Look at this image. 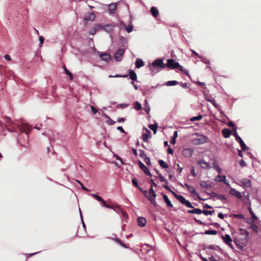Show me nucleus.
I'll use <instances>...</instances> for the list:
<instances>
[{"label":"nucleus","instance_id":"cd10ccee","mask_svg":"<svg viewBox=\"0 0 261 261\" xmlns=\"http://www.w3.org/2000/svg\"><path fill=\"white\" fill-rule=\"evenodd\" d=\"M150 12L154 17H156L159 15V11L155 7L151 8Z\"/></svg>","mask_w":261,"mask_h":261},{"label":"nucleus","instance_id":"6e6552de","mask_svg":"<svg viewBox=\"0 0 261 261\" xmlns=\"http://www.w3.org/2000/svg\"><path fill=\"white\" fill-rule=\"evenodd\" d=\"M233 136L235 137L237 141H238L240 144V146L243 150H245L247 149V146L243 142V140L241 139V138L238 135L236 128L234 129V132L233 133Z\"/></svg>","mask_w":261,"mask_h":261},{"label":"nucleus","instance_id":"7c9ffc66","mask_svg":"<svg viewBox=\"0 0 261 261\" xmlns=\"http://www.w3.org/2000/svg\"><path fill=\"white\" fill-rule=\"evenodd\" d=\"M211 195L213 197H216L219 200H225V197L223 195L218 194L215 193H212Z\"/></svg>","mask_w":261,"mask_h":261},{"label":"nucleus","instance_id":"aec40b11","mask_svg":"<svg viewBox=\"0 0 261 261\" xmlns=\"http://www.w3.org/2000/svg\"><path fill=\"white\" fill-rule=\"evenodd\" d=\"M137 222L138 225L141 227H143L146 223V220L144 218L140 217L138 218Z\"/></svg>","mask_w":261,"mask_h":261},{"label":"nucleus","instance_id":"7ed1b4c3","mask_svg":"<svg viewBox=\"0 0 261 261\" xmlns=\"http://www.w3.org/2000/svg\"><path fill=\"white\" fill-rule=\"evenodd\" d=\"M156 196V195L154 190L153 189L152 186H151L149 193H148V195H146V197L148 199V200L150 201V203H152L154 206H156L157 205V203L155 200Z\"/></svg>","mask_w":261,"mask_h":261},{"label":"nucleus","instance_id":"864d4df0","mask_svg":"<svg viewBox=\"0 0 261 261\" xmlns=\"http://www.w3.org/2000/svg\"><path fill=\"white\" fill-rule=\"evenodd\" d=\"M140 156L142 159H144L145 156H147L146 154L144 153V151L142 150H140Z\"/></svg>","mask_w":261,"mask_h":261},{"label":"nucleus","instance_id":"a878e982","mask_svg":"<svg viewBox=\"0 0 261 261\" xmlns=\"http://www.w3.org/2000/svg\"><path fill=\"white\" fill-rule=\"evenodd\" d=\"M136 67L140 68L144 65V62L140 59H137L136 61Z\"/></svg>","mask_w":261,"mask_h":261},{"label":"nucleus","instance_id":"9b49d317","mask_svg":"<svg viewBox=\"0 0 261 261\" xmlns=\"http://www.w3.org/2000/svg\"><path fill=\"white\" fill-rule=\"evenodd\" d=\"M125 49L123 48H119L115 54V59L117 61H120L121 60V57L124 54Z\"/></svg>","mask_w":261,"mask_h":261},{"label":"nucleus","instance_id":"de8ad7c7","mask_svg":"<svg viewBox=\"0 0 261 261\" xmlns=\"http://www.w3.org/2000/svg\"><path fill=\"white\" fill-rule=\"evenodd\" d=\"M145 108H144V110L146 111V112L147 114H148L150 111V108L149 107V106H148V104L147 102V100L146 99L145 100Z\"/></svg>","mask_w":261,"mask_h":261},{"label":"nucleus","instance_id":"a211bd4d","mask_svg":"<svg viewBox=\"0 0 261 261\" xmlns=\"http://www.w3.org/2000/svg\"><path fill=\"white\" fill-rule=\"evenodd\" d=\"M117 8V4L116 3H112L109 5L108 10L111 14L115 13V10Z\"/></svg>","mask_w":261,"mask_h":261},{"label":"nucleus","instance_id":"bb28decb","mask_svg":"<svg viewBox=\"0 0 261 261\" xmlns=\"http://www.w3.org/2000/svg\"><path fill=\"white\" fill-rule=\"evenodd\" d=\"M188 213L189 214H202V210L198 208H195L193 210H188Z\"/></svg>","mask_w":261,"mask_h":261},{"label":"nucleus","instance_id":"37998d69","mask_svg":"<svg viewBox=\"0 0 261 261\" xmlns=\"http://www.w3.org/2000/svg\"><path fill=\"white\" fill-rule=\"evenodd\" d=\"M202 118V116L201 115H199L195 117H193L191 118L190 120L191 121H194L197 120H200Z\"/></svg>","mask_w":261,"mask_h":261},{"label":"nucleus","instance_id":"ea45409f","mask_svg":"<svg viewBox=\"0 0 261 261\" xmlns=\"http://www.w3.org/2000/svg\"><path fill=\"white\" fill-rule=\"evenodd\" d=\"M248 210H249L250 214L251 215V217H252V219H253V220H256L257 219V217L254 214V213H253V212L252 211V210L250 207H248Z\"/></svg>","mask_w":261,"mask_h":261},{"label":"nucleus","instance_id":"09e8293b","mask_svg":"<svg viewBox=\"0 0 261 261\" xmlns=\"http://www.w3.org/2000/svg\"><path fill=\"white\" fill-rule=\"evenodd\" d=\"M143 160L147 165H149L150 164V159L147 156H145V157L144 158Z\"/></svg>","mask_w":261,"mask_h":261},{"label":"nucleus","instance_id":"a18cd8bd","mask_svg":"<svg viewBox=\"0 0 261 261\" xmlns=\"http://www.w3.org/2000/svg\"><path fill=\"white\" fill-rule=\"evenodd\" d=\"M159 177L160 180L161 181L164 182H165L166 184H168V182L167 180V179L164 176H163L161 174H159Z\"/></svg>","mask_w":261,"mask_h":261},{"label":"nucleus","instance_id":"f704fd0d","mask_svg":"<svg viewBox=\"0 0 261 261\" xmlns=\"http://www.w3.org/2000/svg\"><path fill=\"white\" fill-rule=\"evenodd\" d=\"M157 126H158V125H157L156 124H150V125L148 126V127H149V128L153 130V134H155L156 133V131H157Z\"/></svg>","mask_w":261,"mask_h":261},{"label":"nucleus","instance_id":"e433bc0d","mask_svg":"<svg viewBox=\"0 0 261 261\" xmlns=\"http://www.w3.org/2000/svg\"><path fill=\"white\" fill-rule=\"evenodd\" d=\"M123 28L126 30V31L128 33H130L133 30V25H129L128 27H126L124 24H123Z\"/></svg>","mask_w":261,"mask_h":261},{"label":"nucleus","instance_id":"49530a36","mask_svg":"<svg viewBox=\"0 0 261 261\" xmlns=\"http://www.w3.org/2000/svg\"><path fill=\"white\" fill-rule=\"evenodd\" d=\"M100 27V25H99V24H96L94 26V27L93 28V30L94 31H92V32L90 33V35H94L95 34L96 32L97 31V30Z\"/></svg>","mask_w":261,"mask_h":261},{"label":"nucleus","instance_id":"c756f323","mask_svg":"<svg viewBox=\"0 0 261 261\" xmlns=\"http://www.w3.org/2000/svg\"><path fill=\"white\" fill-rule=\"evenodd\" d=\"M103 206H105L107 208L113 209L114 211H116V209H117V210L120 209L119 205L116 204L115 206H114L113 204H112V205L107 204H106V202H105V205H103Z\"/></svg>","mask_w":261,"mask_h":261},{"label":"nucleus","instance_id":"473e14b6","mask_svg":"<svg viewBox=\"0 0 261 261\" xmlns=\"http://www.w3.org/2000/svg\"><path fill=\"white\" fill-rule=\"evenodd\" d=\"M159 165L164 169H166L169 167V166L163 160H160L159 161Z\"/></svg>","mask_w":261,"mask_h":261},{"label":"nucleus","instance_id":"774afa93","mask_svg":"<svg viewBox=\"0 0 261 261\" xmlns=\"http://www.w3.org/2000/svg\"><path fill=\"white\" fill-rule=\"evenodd\" d=\"M210 259L211 261H219V259H217L215 257L212 256L210 257Z\"/></svg>","mask_w":261,"mask_h":261},{"label":"nucleus","instance_id":"f03ea898","mask_svg":"<svg viewBox=\"0 0 261 261\" xmlns=\"http://www.w3.org/2000/svg\"><path fill=\"white\" fill-rule=\"evenodd\" d=\"M166 66L171 69H178L182 73L189 76L188 71L187 70L183 68V67L179 64V63L176 62L173 59H169L167 60V63L166 64Z\"/></svg>","mask_w":261,"mask_h":261},{"label":"nucleus","instance_id":"f8f14e48","mask_svg":"<svg viewBox=\"0 0 261 261\" xmlns=\"http://www.w3.org/2000/svg\"><path fill=\"white\" fill-rule=\"evenodd\" d=\"M138 165L140 168L147 175L150 177L152 176V174L147 167L140 161H139Z\"/></svg>","mask_w":261,"mask_h":261},{"label":"nucleus","instance_id":"69168bd1","mask_svg":"<svg viewBox=\"0 0 261 261\" xmlns=\"http://www.w3.org/2000/svg\"><path fill=\"white\" fill-rule=\"evenodd\" d=\"M4 58H5V59H6V60H8V61H10L11 60L10 56L8 55H5Z\"/></svg>","mask_w":261,"mask_h":261},{"label":"nucleus","instance_id":"9d476101","mask_svg":"<svg viewBox=\"0 0 261 261\" xmlns=\"http://www.w3.org/2000/svg\"><path fill=\"white\" fill-rule=\"evenodd\" d=\"M185 186L189 192L193 195L196 196L199 199L202 200L199 196L198 193L196 192V189L194 187L190 186L187 184H185Z\"/></svg>","mask_w":261,"mask_h":261},{"label":"nucleus","instance_id":"5fc2aeb1","mask_svg":"<svg viewBox=\"0 0 261 261\" xmlns=\"http://www.w3.org/2000/svg\"><path fill=\"white\" fill-rule=\"evenodd\" d=\"M132 183L136 187H138V182L136 180V179L135 178H133L132 179Z\"/></svg>","mask_w":261,"mask_h":261},{"label":"nucleus","instance_id":"72a5a7b5","mask_svg":"<svg viewBox=\"0 0 261 261\" xmlns=\"http://www.w3.org/2000/svg\"><path fill=\"white\" fill-rule=\"evenodd\" d=\"M63 68L66 74L69 76L70 80H73V74L66 68V66L65 65L63 66Z\"/></svg>","mask_w":261,"mask_h":261},{"label":"nucleus","instance_id":"b1692460","mask_svg":"<svg viewBox=\"0 0 261 261\" xmlns=\"http://www.w3.org/2000/svg\"><path fill=\"white\" fill-rule=\"evenodd\" d=\"M163 199H164L165 202L167 204V205L169 207H173V205H172V203L171 202V201H170V200L169 199L168 196L166 195L163 194Z\"/></svg>","mask_w":261,"mask_h":261},{"label":"nucleus","instance_id":"8fccbe9b","mask_svg":"<svg viewBox=\"0 0 261 261\" xmlns=\"http://www.w3.org/2000/svg\"><path fill=\"white\" fill-rule=\"evenodd\" d=\"M115 241L117 243L119 244L121 246H122L124 248L126 247V245L124 243H123L119 239H116Z\"/></svg>","mask_w":261,"mask_h":261},{"label":"nucleus","instance_id":"6e6d98bb","mask_svg":"<svg viewBox=\"0 0 261 261\" xmlns=\"http://www.w3.org/2000/svg\"><path fill=\"white\" fill-rule=\"evenodd\" d=\"M191 174L194 177L196 176V173L195 172V168L194 167H193L191 169Z\"/></svg>","mask_w":261,"mask_h":261},{"label":"nucleus","instance_id":"c85d7f7f","mask_svg":"<svg viewBox=\"0 0 261 261\" xmlns=\"http://www.w3.org/2000/svg\"><path fill=\"white\" fill-rule=\"evenodd\" d=\"M91 195L93 198H95L97 201H98L99 202H101L102 203V205H105L106 201H105L101 197H100V196H98L96 194H92Z\"/></svg>","mask_w":261,"mask_h":261},{"label":"nucleus","instance_id":"5701e85b","mask_svg":"<svg viewBox=\"0 0 261 261\" xmlns=\"http://www.w3.org/2000/svg\"><path fill=\"white\" fill-rule=\"evenodd\" d=\"M222 135L224 138H229L231 135L230 130L228 128H224L222 131Z\"/></svg>","mask_w":261,"mask_h":261},{"label":"nucleus","instance_id":"f3484780","mask_svg":"<svg viewBox=\"0 0 261 261\" xmlns=\"http://www.w3.org/2000/svg\"><path fill=\"white\" fill-rule=\"evenodd\" d=\"M198 164L201 167V168L205 169H208L210 168V164L206 162L203 160H200L198 161Z\"/></svg>","mask_w":261,"mask_h":261},{"label":"nucleus","instance_id":"052dcab7","mask_svg":"<svg viewBox=\"0 0 261 261\" xmlns=\"http://www.w3.org/2000/svg\"><path fill=\"white\" fill-rule=\"evenodd\" d=\"M167 185H168V184H165H165H164V185H163V187L164 188H165L166 189H167V190H168L170 191V192H173V191H172L170 189L169 187Z\"/></svg>","mask_w":261,"mask_h":261},{"label":"nucleus","instance_id":"603ef678","mask_svg":"<svg viewBox=\"0 0 261 261\" xmlns=\"http://www.w3.org/2000/svg\"><path fill=\"white\" fill-rule=\"evenodd\" d=\"M128 75L127 74H125V75H119V74H116L115 75V76H113V75H109V77H127Z\"/></svg>","mask_w":261,"mask_h":261},{"label":"nucleus","instance_id":"39448f33","mask_svg":"<svg viewBox=\"0 0 261 261\" xmlns=\"http://www.w3.org/2000/svg\"><path fill=\"white\" fill-rule=\"evenodd\" d=\"M239 231L240 236V239L241 240V243L242 244H245L247 243L248 240L249 232L247 230L242 228L239 229Z\"/></svg>","mask_w":261,"mask_h":261},{"label":"nucleus","instance_id":"2f4dec72","mask_svg":"<svg viewBox=\"0 0 261 261\" xmlns=\"http://www.w3.org/2000/svg\"><path fill=\"white\" fill-rule=\"evenodd\" d=\"M250 224V228L255 232H257L258 231V227L257 225H256L254 222V220L251 221L250 222H249Z\"/></svg>","mask_w":261,"mask_h":261},{"label":"nucleus","instance_id":"4d7b16f0","mask_svg":"<svg viewBox=\"0 0 261 261\" xmlns=\"http://www.w3.org/2000/svg\"><path fill=\"white\" fill-rule=\"evenodd\" d=\"M197 84L201 87H202L205 88V84L204 83L197 82Z\"/></svg>","mask_w":261,"mask_h":261},{"label":"nucleus","instance_id":"c03bdc74","mask_svg":"<svg viewBox=\"0 0 261 261\" xmlns=\"http://www.w3.org/2000/svg\"><path fill=\"white\" fill-rule=\"evenodd\" d=\"M215 211H207V210H203L202 211V213L204 214L205 215L207 216L208 215H212L214 214Z\"/></svg>","mask_w":261,"mask_h":261},{"label":"nucleus","instance_id":"58836bf2","mask_svg":"<svg viewBox=\"0 0 261 261\" xmlns=\"http://www.w3.org/2000/svg\"><path fill=\"white\" fill-rule=\"evenodd\" d=\"M177 137V132L175 131L174 132L173 136L170 141V143L172 144H174L176 143V138Z\"/></svg>","mask_w":261,"mask_h":261},{"label":"nucleus","instance_id":"423d86ee","mask_svg":"<svg viewBox=\"0 0 261 261\" xmlns=\"http://www.w3.org/2000/svg\"><path fill=\"white\" fill-rule=\"evenodd\" d=\"M156 67L160 68H164L166 67V64L163 63L162 59H158L152 62L151 65H149V69L151 70L152 67Z\"/></svg>","mask_w":261,"mask_h":261},{"label":"nucleus","instance_id":"13d9d810","mask_svg":"<svg viewBox=\"0 0 261 261\" xmlns=\"http://www.w3.org/2000/svg\"><path fill=\"white\" fill-rule=\"evenodd\" d=\"M234 217L236 218H239V219H244V216L242 214H237V215H234Z\"/></svg>","mask_w":261,"mask_h":261},{"label":"nucleus","instance_id":"680f3d73","mask_svg":"<svg viewBox=\"0 0 261 261\" xmlns=\"http://www.w3.org/2000/svg\"><path fill=\"white\" fill-rule=\"evenodd\" d=\"M91 109L93 114H96L97 112V110L94 106H91Z\"/></svg>","mask_w":261,"mask_h":261},{"label":"nucleus","instance_id":"a19ab883","mask_svg":"<svg viewBox=\"0 0 261 261\" xmlns=\"http://www.w3.org/2000/svg\"><path fill=\"white\" fill-rule=\"evenodd\" d=\"M225 178L226 177L224 175H218L216 178V180L218 181H224Z\"/></svg>","mask_w":261,"mask_h":261},{"label":"nucleus","instance_id":"6ab92c4d","mask_svg":"<svg viewBox=\"0 0 261 261\" xmlns=\"http://www.w3.org/2000/svg\"><path fill=\"white\" fill-rule=\"evenodd\" d=\"M224 241L227 245L231 246V243L232 242V239L229 234H225L224 236H222Z\"/></svg>","mask_w":261,"mask_h":261},{"label":"nucleus","instance_id":"1a4fd4ad","mask_svg":"<svg viewBox=\"0 0 261 261\" xmlns=\"http://www.w3.org/2000/svg\"><path fill=\"white\" fill-rule=\"evenodd\" d=\"M194 152V150L191 148H185L182 151V154L186 158L191 157Z\"/></svg>","mask_w":261,"mask_h":261},{"label":"nucleus","instance_id":"bf43d9fd","mask_svg":"<svg viewBox=\"0 0 261 261\" xmlns=\"http://www.w3.org/2000/svg\"><path fill=\"white\" fill-rule=\"evenodd\" d=\"M191 51L192 52V53L197 57H198L200 59H202V57L200 56L198 54H197L195 50L191 49Z\"/></svg>","mask_w":261,"mask_h":261},{"label":"nucleus","instance_id":"3c124183","mask_svg":"<svg viewBox=\"0 0 261 261\" xmlns=\"http://www.w3.org/2000/svg\"><path fill=\"white\" fill-rule=\"evenodd\" d=\"M239 164L242 167H244L246 166V163L243 160H241L240 161Z\"/></svg>","mask_w":261,"mask_h":261},{"label":"nucleus","instance_id":"f257e3e1","mask_svg":"<svg viewBox=\"0 0 261 261\" xmlns=\"http://www.w3.org/2000/svg\"><path fill=\"white\" fill-rule=\"evenodd\" d=\"M20 130L24 134H20L18 141L20 145L24 148H29V134L31 130L30 127L28 125H24L20 127Z\"/></svg>","mask_w":261,"mask_h":261},{"label":"nucleus","instance_id":"20e7f679","mask_svg":"<svg viewBox=\"0 0 261 261\" xmlns=\"http://www.w3.org/2000/svg\"><path fill=\"white\" fill-rule=\"evenodd\" d=\"M175 198L182 204L185 205L187 207L189 208H194L192 204L189 200H187L185 198L181 195L176 194L174 192H172Z\"/></svg>","mask_w":261,"mask_h":261},{"label":"nucleus","instance_id":"412c9836","mask_svg":"<svg viewBox=\"0 0 261 261\" xmlns=\"http://www.w3.org/2000/svg\"><path fill=\"white\" fill-rule=\"evenodd\" d=\"M99 57L101 60L105 61H109L111 59V56L107 53H102L99 55Z\"/></svg>","mask_w":261,"mask_h":261},{"label":"nucleus","instance_id":"dca6fc26","mask_svg":"<svg viewBox=\"0 0 261 261\" xmlns=\"http://www.w3.org/2000/svg\"><path fill=\"white\" fill-rule=\"evenodd\" d=\"M95 18V15L93 13H88L84 17L85 21H93Z\"/></svg>","mask_w":261,"mask_h":261},{"label":"nucleus","instance_id":"4be33fe9","mask_svg":"<svg viewBox=\"0 0 261 261\" xmlns=\"http://www.w3.org/2000/svg\"><path fill=\"white\" fill-rule=\"evenodd\" d=\"M129 78L133 81H136L137 79V76L135 72L132 70H129L128 71Z\"/></svg>","mask_w":261,"mask_h":261},{"label":"nucleus","instance_id":"ddd939ff","mask_svg":"<svg viewBox=\"0 0 261 261\" xmlns=\"http://www.w3.org/2000/svg\"><path fill=\"white\" fill-rule=\"evenodd\" d=\"M145 133L142 134V139L144 142H147L148 139L151 137V133L147 128H145Z\"/></svg>","mask_w":261,"mask_h":261},{"label":"nucleus","instance_id":"0eeeda50","mask_svg":"<svg viewBox=\"0 0 261 261\" xmlns=\"http://www.w3.org/2000/svg\"><path fill=\"white\" fill-rule=\"evenodd\" d=\"M207 137L203 135H198V137L194 138L192 142L195 145H200L206 142Z\"/></svg>","mask_w":261,"mask_h":261},{"label":"nucleus","instance_id":"2eb2a0df","mask_svg":"<svg viewBox=\"0 0 261 261\" xmlns=\"http://www.w3.org/2000/svg\"><path fill=\"white\" fill-rule=\"evenodd\" d=\"M229 193L231 195L237 197L238 199H241L242 198L241 193L240 192L237 191L235 189H231L229 191Z\"/></svg>","mask_w":261,"mask_h":261},{"label":"nucleus","instance_id":"393cba45","mask_svg":"<svg viewBox=\"0 0 261 261\" xmlns=\"http://www.w3.org/2000/svg\"><path fill=\"white\" fill-rule=\"evenodd\" d=\"M241 183L245 187L249 188L251 187V182L250 179H243L241 180Z\"/></svg>","mask_w":261,"mask_h":261},{"label":"nucleus","instance_id":"c9c22d12","mask_svg":"<svg viewBox=\"0 0 261 261\" xmlns=\"http://www.w3.org/2000/svg\"><path fill=\"white\" fill-rule=\"evenodd\" d=\"M134 107V109L137 111H139L142 109V106L141 103L138 101H136L135 102Z\"/></svg>","mask_w":261,"mask_h":261},{"label":"nucleus","instance_id":"338daca9","mask_svg":"<svg viewBox=\"0 0 261 261\" xmlns=\"http://www.w3.org/2000/svg\"><path fill=\"white\" fill-rule=\"evenodd\" d=\"M167 151H168V153L171 154H173V150L170 147H169L168 148Z\"/></svg>","mask_w":261,"mask_h":261},{"label":"nucleus","instance_id":"4468645a","mask_svg":"<svg viewBox=\"0 0 261 261\" xmlns=\"http://www.w3.org/2000/svg\"><path fill=\"white\" fill-rule=\"evenodd\" d=\"M200 186L202 188H210L213 187L212 182L210 180H202L200 183Z\"/></svg>","mask_w":261,"mask_h":261},{"label":"nucleus","instance_id":"79ce46f5","mask_svg":"<svg viewBox=\"0 0 261 261\" xmlns=\"http://www.w3.org/2000/svg\"><path fill=\"white\" fill-rule=\"evenodd\" d=\"M178 82H177L176 81H170L167 82L166 85L168 86H172L176 85L178 84Z\"/></svg>","mask_w":261,"mask_h":261},{"label":"nucleus","instance_id":"0e129e2a","mask_svg":"<svg viewBox=\"0 0 261 261\" xmlns=\"http://www.w3.org/2000/svg\"><path fill=\"white\" fill-rule=\"evenodd\" d=\"M117 129L118 130H119V131H120L121 133H125V131H124V130L123 129V128H122V126H118Z\"/></svg>","mask_w":261,"mask_h":261},{"label":"nucleus","instance_id":"4c0bfd02","mask_svg":"<svg viewBox=\"0 0 261 261\" xmlns=\"http://www.w3.org/2000/svg\"><path fill=\"white\" fill-rule=\"evenodd\" d=\"M204 233L208 235H216L217 233V231L215 230H207L205 231Z\"/></svg>","mask_w":261,"mask_h":261},{"label":"nucleus","instance_id":"e2e57ef3","mask_svg":"<svg viewBox=\"0 0 261 261\" xmlns=\"http://www.w3.org/2000/svg\"><path fill=\"white\" fill-rule=\"evenodd\" d=\"M44 40V38L42 36H40L39 37V41L40 42L41 46L43 43Z\"/></svg>","mask_w":261,"mask_h":261}]
</instances>
